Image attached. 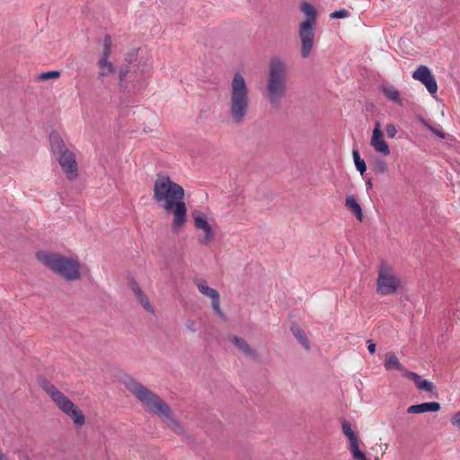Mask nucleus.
<instances>
[{
    "instance_id": "obj_1",
    "label": "nucleus",
    "mask_w": 460,
    "mask_h": 460,
    "mask_svg": "<svg viewBox=\"0 0 460 460\" xmlns=\"http://www.w3.org/2000/svg\"><path fill=\"white\" fill-rule=\"evenodd\" d=\"M125 387L132 393L136 398L149 411L159 416L169 429L177 435H183L184 429L180 420L174 417L170 405L155 393L137 382L130 376H126L123 380Z\"/></svg>"
},
{
    "instance_id": "obj_2",
    "label": "nucleus",
    "mask_w": 460,
    "mask_h": 460,
    "mask_svg": "<svg viewBox=\"0 0 460 460\" xmlns=\"http://www.w3.org/2000/svg\"><path fill=\"white\" fill-rule=\"evenodd\" d=\"M288 68L287 62L274 57L270 60L266 84L267 99L271 107L279 109L288 91Z\"/></svg>"
},
{
    "instance_id": "obj_3",
    "label": "nucleus",
    "mask_w": 460,
    "mask_h": 460,
    "mask_svg": "<svg viewBox=\"0 0 460 460\" xmlns=\"http://www.w3.org/2000/svg\"><path fill=\"white\" fill-rule=\"evenodd\" d=\"M251 98L245 78L235 73L230 84L228 116L233 124L241 125L250 111Z\"/></svg>"
},
{
    "instance_id": "obj_4",
    "label": "nucleus",
    "mask_w": 460,
    "mask_h": 460,
    "mask_svg": "<svg viewBox=\"0 0 460 460\" xmlns=\"http://www.w3.org/2000/svg\"><path fill=\"white\" fill-rule=\"evenodd\" d=\"M35 258L43 266L66 281H75L81 279V265L75 258L45 250L38 251L35 253Z\"/></svg>"
},
{
    "instance_id": "obj_5",
    "label": "nucleus",
    "mask_w": 460,
    "mask_h": 460,
    "mask_svg": "<svg viewBox=\"0 0 460 460\" xmlns=\"http://www.w3.org/2000/svg\"><path fill=\"white\" fill-rule=\"evenodd\" d=\"M40 387L49 395L56 406L66 415L70 417L77 428L85 423V416L83 411L50 381L45 377L39 379Z\"/></svg>"
},
{
    "instance_id": "obj_6",
    "label": "nucleus",
    "mask_w": 460,
    "mask_h": 460,
    "mask_svg": "<svg viewBox=\"0 0 460 460\" xmlns=\"http://www.w3.org/2000/svg\"><path fill=\"white\" fill-rule=\"evenodd\" d=\"M49 142L51 152L66 178L69 181L75 180L78 176V164L75 155L66 147L63 138L57 132L50 133Z\"/></svg>"
},
{
    "instance_id": "obj_7",
    "label": "nucleus",
    "mask_w": 460,
    "mask_h": 460,
    "mask_svg": "<svg viewBox=\"0 0 460 460\" xmlns=\"http://www.w3.org/2000/svg\"><path fill=\"white\" fill-rule=\"evenodd\" d=\"M154 196L156 201H181L185 197V191L169 176L157 174L154 183Z\"/></svg>"
},
{
    "instance_id": "obj_8",
    "label": "nucleus",
    "mask_w": 460,
    "mask_h": 460,
    "mask_svg": "<svg viewBox=\"0 0 460 460\" xmlns=\"http://www.w3.org/2000/svg\"><path fill=\"white\" fill-rule=\"evenodd\" d=\"M401 285L400 279L390 273V268L385 261H381L378 278L376 279V293L387 296L396 293Z\"/></svg>"
},
{
    "instance_id": "obj_9",
    "label": "nucleus",
    "mask_w": 460,
    "mask_h": 460,
    "mask_svg": "<svg viewBox=\"0 0 460 460\" xmlns=\"http://www.w3.org/2000/svg\"><path fill=\"white\" fill-rule=\"evenodd\" d=\"M315 25L309 22H301L298 35L301 41V56L306 58L310 56L314 40Z\"/></svg>"
},
{
    "instance_id": "obj_10",
    "label": "nucleus",
    "mask_w": 460,
    "mask_h": 460,
    "mask_svg": "<svg viewBox=\"0 0 460 460\" xmlns=\"http://www.w3.org/2000/svg\"><path fill=\"white\" fill-rule=\"evenodd\" d=\"M341 423L343 434L349 440V449L352 456L357 460H367L366 455L359 449V439L352 430L351 424L345 418L341 419Z\"/></svg>"
},
{
    "instance_id": "obj_11",
    "label": "nucleus",
    "mask_w": 460,
    "mask_h": 460,
    "mask_svg": "<svg viewBox=\"0 0 460 460\" xmlns=\"http://www.w3.org/2000/svg\"><path fill=\"white\" fill-rule=\"evenodd\" d=\"M412 78L424 84L431 95L438 92L436 78L427 66H419L412 73Z\"/></svg>"
},
{
    "instance_id": "obj_12",
    "label": "nucleus",
    "mask_w": 460,
    "mask_h": 460,
    "mask_svg": "<svg viewBox=\"0 0 460 460\" xmlns=\"http://www.w3.org/2000/svg\"><path fill=\"white\" fill-rule=\"evenodd\" d=\"M370 145L376 152L388 155L390 154V148L388 144L384 139V133L381 129V124L379 121L375 123V128L370 139Z\"/></svg>"
},
{
    "instance_id": "obj_13",
    "label": "nucleus",
    "mask_w": 460,
    "mask_h": 460,
    "mask_svg": "<svg viewBox=\"0 0 460 460\" xmlns=\"http://www.w3.org/2000/svg\"><path fill=\"white\" fill-rule=\"evenodd\" d=\"M186 203H164V209L169 212L173 211L172 229L177 231L186 222Z\"/></svg>"
},
{
    "instance_id": "obj_14",
    "label": "nucleus",
    "mask_w": 460,
    "mask_h": 460,
    "mask_svg": "<svg viewBox=\"0 0 460 460\" xmlns=\"http://www.w3.org/2000/svg\"><path fill=\"white\" fill-rule=\"evenodd\" d=\"M404 377L413 381V383L415 384V385L418 389L429 392V393L438 396V392H437L436 386L429 380L423 379L417 373H414L411 371L405 372Z\"/></svg>"
},
{
    "instance_id": "obj_15",
    "label": "nucleus",
    "mask_w": 460,
    "mask_h": 460,
    "mask_svg": "<svg viewBox=\"0 0 460 460\" xmlns=\"http://www.w3.org/2000/svg\"><path fill=\"white\" fill-rule=\"evenodd\" d=\"M130 288L132 292L134 293L137 299L139 301L141 305L146 309V311L154 313V307L152 306L151 303L149 302L148 297L143 292L139 285L135 279L130 280Z\"/></svg>"
},
{
    "instance_id": "obj_16",
    "label": "nucleus",
    "mask_w": 460,
    "mask_h": 460,
    "mask_svg": "<svg viewBox=\"0 0 460 460\" xmlns=\"http://www.w3.org/2000/svg\"><path fill=\"white\" fill-rule=\"evenodd\" d=\"M441 409V405L438 402H428L420 404L411 405L407 409L408 413H424L436 412Z\"/></svg>"
},
{
    "instance_id": "obj_17",
    "label": "nucleus",
    "mask_w": 460,
    "mask_h": 460,
    "mask_svg": "<svg viewBox=\"0 0 460 460\" xmlns=\"http://www.w3.org/2000/svg\"><path fill=\"white\" fill-rule=\"evenodd\" d=\"M384 366L386 370L395 369L402 373V376L404 377L405 372H409L399 361L396 355L394 352H387L385 354V358L384 362Z\"/></svg>"
},
{
    "instance_id": "obj_18",
    "label": "nucleus",
    "mask_w": 460,
    "mask_h": 460,
    "mask_svg": "<svg viewBox=\"0 0 460 460\" xmlns=\"http://www.w3.org/2000/svg\"><path fill=\"white\" fill-rule=\"evenodd\" d=\"M230 341L237 347L245 356L252 357L255 358L257 357V352L255 349H252L250 345L241 337L234 336L229 339Z\"/></svg>"
},
{
    "instance_id": "obj_19",
    "label": "nucleus",
    "mask_w": 460,
    "mask_h": 460,
    "mask_svg": "<svg viewBox=\"0 0 460 460\" xmlns=\"http://www.w3.org/2000/svg\"><path fill=\"white\" fill-rule=\"evenodd\" d=\"M293 335L298 341V342L306 349H310V342L305 331L298 326L296 323H293L290 328Z\"/></svg>"
},
{
    "instance_id": "obj_20",
    "label": "nucleus",
    "mask_w": 460,
    "mask_h": 460,
    "mask_svg": "<svg viewBox=\"0 0 460 460\" xmlns=\"http://www.w3.org/2000/svg\"><path fill=\"white\" fill-rule=\"evenodd\" d=\"M97 66L99 67L100 77L108 76L115 72V66L109 59L100 58Z\"/></svg>"
},
{
    "instance_id": "obj_21",
    "label": "nucleus",
    "mask_w": 460,
    "mask_h": 460,
    "mask_svg": "<svg viewBox=\"0 0 460 460\" xmlns=\"http://www.w3.org/2000/svg\"><path fill=\"white\" fill-rule=\"evenodd\" d=\"M301 11L304 13V14L306 16V19L303 21L302 22H309V24L315 25L316 23V12L314 6H312L310 4L304 2L301 4Z\"/></svg>"
},
{
    "instance_id": "obj_22",
    "label": "nucleus",
    "mask_w": 460,
    "mask_h": 460,
    "mask_svg": "<svg viewBox=\"0 0 460 460\" xmlns=\"http://www.w3.org/2000/svg\"><path fill=\"white\" fill-rule=\"evenodd\" d=\"M382 92L388 100L396 102L400 106H402L403 103L400 97V93L394 86H385L383 87Z\"/></svg>"
},
{
    "instance_id": "obj_23",
    "label": "nucleus",
    "mask_w": 460,
    "mask_h": 460,
    "mask_svg": "<svg viewBox=\"0 0 460 460\" xmlns=\"http://www.w3.org/2000/svg\"><path fill=\"white\" fill-rule=\"evenodd\" d=\"M197 287H198L199 291L202 295L211 298V301L213 299L218 298L220 296L218 291L217 289H215V288H212L208 287L205 280L199 281L197 284Z\"/></svg>"
},
{
    "instance_id": "obj_24",
    "label": "nucleus",
    "mask_w": 460,
    "mask_h": 460,
    "mask_svg": "<svg viewBox=\"0 0 460 460\" xmlns=\"http://www.w3.org/2000/svg\"><path fill=\"white\" fill-rule=\"evenodd\" d=\"M112 39L110 34H106L103 38L102 52L100 58L109 59L111 54Z\"/></svg>"
},
{
    "instance_id": "obj_25",
    "label": "nucleus",
    "mask_w": 460,
    "mask_h": 460,
    "mask_svg": "<svg viewBox=\"0 0 460 460\" xmlns=\"http://www.w3.org/2000/svg\"><path fill=\"white\" fill-rule=\"evenodd\" d=\"M192 217L194 219V225L196 228L201 230L203 228H208V226L209 224L208 223L206 217L202 213H200L199 211H194L192 213Z\"/></svg>"
},
{
    "instance_id": "obj_26",
    "label": "nucleus",
    "mask_w": 460,
    "mask_h": 460,
    "mask_svg": "<svg viewBox=\"0 0 460 460\" xmlns=\"http://www.w3.org/2000/svg\"><path fill=\"white\" fill-rule=\"evenodd\" d=\"M202 230L204 232V235L199 239V242L202 245H207L215 239V233L210 225L208 226V228H203Z\"/></svg>"
},
{
    "instance_id": "obj_27",
    "label": "nucleus",
    "mask_w": 460,
    "mask_h": 460,
    "mask_svg": "<svg viewBox=\"0 0 460 460\" xmlns=\"http://www.w3.org/2000/svg\"><path fill=\"white\" fill-rule=\"evenodd\" d=\"M352 155L357 170L359 171L361 174H363L367 170L365 161L360 158L359 153L357 149L352 151Z\"/></svg>"
},
{
    "instance_id": "obj_28",
    "label": "nucleus",
    "mask_w": 460,
    "mask_h": 460,
    "mask_svg": "<svg viewBox=\"0 0 460 460\" xmlns=\"http://www.w3.org/2000/svg\"><path fill=\"white\" fill-rule=\"evenodd\" d=\"M347 208L355 215L356 218L360 222L363 219L362 208L360 203H345Z\"/></svg>"
},
{
    "instance_id": "obj_29",
    "label": "nucleus",
    "mask_w": 460,
    "mask_h": 460,
    "mask_svg": "<svg viewBox=\"0 0 460 460\" xmlns=\"http://www.w3.org/2000/svg\"><path fill=\"white\" fill-rule=\"evenodd\" d=\"M60 76V72L58 71H48L43 72L38 75L39 81H47L50 79H57Z\"/></svg>"
},
{
    "instance_id": "obj_30",
    "label": "nucleus",
    "mask_w": 460,
    "mask_h": 460,
    "mask_svg": "<svg viewBox=\"0 0 460 460\" xmlns=\"http://www.w3.org/2000/svg\"><path fill=\"white\" fill-rule=\"evenodd\" d=\"M220 296L218 298H215L211 301V305H212V308L214 310V312L220 317L222 318H226V315L224 314V313L222 312L221 308H220Z\"/></svg>"
},
{
    "instance_id": "obj_31",
    "label": "nucleus",
    "mask_w": 460,
    "mask_h": 460,
    "mask_svg": "<svg viewBox=\"0 0 460 460\" xmlns=\"http://www.w3.org/2000/svg\"><path fill=\"white\" fill-rule=\"evenodd\" d=\"M331 18H345L349 16V12L345 9H341L331 13Z\"/></svg>"
},
{
    "instance_id": "obj_32",
    "label": "nucleus",
    "mask_w": 460,
    "mask_h": 460,
    "mask_svg": "<svg viewBox=\"0 0 460 460\" xmlns=\"http://www.w3.org/2000/svg\"><path fill=\"white\" fill-rule=\"evenodd\" d=\"M385 130H386V134H387L388 137H390V138L395 137L397 129L394 124H388L386 126Z\"/></svg>"
},
{
    "instance_id": "obj_33",
    "label": "nucleus",
    "mask_w": 460,
    "mask_h": 460,
    "mask_svg": "<svg viewBox=\"0 0 460 460\" xmlns=\"http://www.w3.org/2000/svg\"><path fill=\"white\" fill-rule=\"evenodd\" d=\"M137 57V49H133L132 51L128 52L126 57V61L128 63H132L134 60H136Z\"/></svg>"
},
{
    "instance_id": "obj_34",
    "label": "nucleus",
    "mask_w": 460,
    "mask_h": 460,
    "mask_svg": "<svg viewBox=\"0 0 460 460\" xmlns=\"http://www.w3.org/2000/svg\"><path fill=\"white\" fill-rule=\"evenodd\" d=\"M375 171L376 172H386L387 171V164H386V163L384 162V161L379 162L377 164Z\"/></svg>"
},
{
    "instance_id": "obj_35",
    "label": "nucleus",
    "mask_w": 460,
    "mask_h": 460,
    "mask_svg": "<svg viewBox=\"0 0 460 460\" xmlns=\"http://www.w3.org/2000/svg\"><path fill=\"white\" fill-rule=\"evenodd\" d=\"M185 326L188 330H190L192 332H195L197 331L196 322L194 320H191V319L187 320Z\"/></svg>"
},
{
    "instance_id": "obj_36",
    "label": "nucleus",
    "mask_w": 460,
    "mask_h": 460,
    "mask_svg": "<svg viewBox=\"0 0 460 460\" xmlns=\"http://www.w3.org/2000/svg\"><path fill=\"white\" fill-rule=\"evenodd\" d=\"M428 128L432 132L434 133L435 135H437L438 137H439L440 138H445V134L440 131L439 129L430 126V125H427Z\"/></svg>"
},
{
    "instance_id": "obj_37",
    "label": "nucleus",
    "mask_w": 460,
    "mask_h": 460,
    "mask_svg": "<svg viewBox=\"0 0 460 460\" xmlns=\"http://www.w3.org/2000/svg\"><path fill=\"white\" fill-rule=\"evenodd\" d=\"M367 343L369 353L374 354L376 352V344L371 340H368Z\"/></svg>"
},
{
    "instance_id": "obj_38",
    "label": "nucleus",
    "mask_w": 460,
    "mask_h": 460,
    "mask_svg": "<svg viewBox=\"0 0 460 460\" xmlns=\"http://www.w3.org/2000/svg\"><path fill=\"white\" fill-rule=\"evenodd\" d=\"M452 424H460V411L456 412L451 418Z\"/></svg>"
},
{
    "instance_id": "obj_39",
    "label": "nucleus",
    "mask_w": 460,
    "mask_h": 460,
    "mask_svg": "<svg viewBox=\"0 0 460 460\" xmlns=\"http://www.w3.org/2000/svg\"><path fill=\"white\" fill-rule=\"evenodd\" d=\"M127 74H128V69L127 68L126 69H121L120 72H119V80L123 81L124 78L126 77Z\"/></svg>"
},
{
    "instance_id": "obj_40",
    "label": "nucleus",
    "mask_w": 460,
    "mask_h": 460,
    "mask_svg": "<svg viewBox=\"0 0 460 460\" xmlns=\"http://www.w3.org/2000/svg\"><path fill=\"white\" fill-rule=\"evenodd\" d=\"M0 460H7L5 455L0 450Z\"/></svg>"
},
{
    "instance_id": "obj_41",
    "label": "nucleus",
    "mask_w": 460,
    "mask_h": 460,
    "mask_svg": "<svg viewBox=\"0 0 460 460\" xmlns=\"http://www.w3.org/2000/svg\"><path fill=\"white\" fill-rule=\"evenodd\" d=\"M345 201L349 202V201H355V200L352 197H348Z\"/></svg>"
},
{
    "instance_id": "obj_42",
    "label": "nucleus",
    "mask_w": 460,
    "mask_h": 460,
    "mask_svg": "<svg viewBox=\"0 0 460 460\" xmlns=\"http://www.w3.org/2000/svg\"><path fill=\"white\" fill-rule=\"evenodd\" d=\"M194 198H196V199H203V196H201V195H195Z\"/></svg>"
},
{
    "instance_id": "obj_43",
    "label": "nucleus",
    "mask_w": 460,
    "mask_h": 460,
    "mask_svg": "<svg viewBox=\"0 0 460 460\" xmlns=\"http://www.w3.org/2000/svg\"><path fill=\"white\" fill-rule=\"evenodd\" d=\"M187 198H188V199L192 198V196L190 195V192L187 194Z\"/></svg>"
},
{
    "instance_id": "obj_44",
    "label": "nucleus",
    "mask_w": 460,
    "mask_h": 460,
    "mask_svg": "<svg viewBox=\"0 0 460 460\" xmlns=\"http://www.w3.org/2000/svg\"><path fill=\"white\" fill-rule=\"evenodd\" d=\"M454 426H456L460 429V424H453Z\"/></svg>"
}]
</instances>
